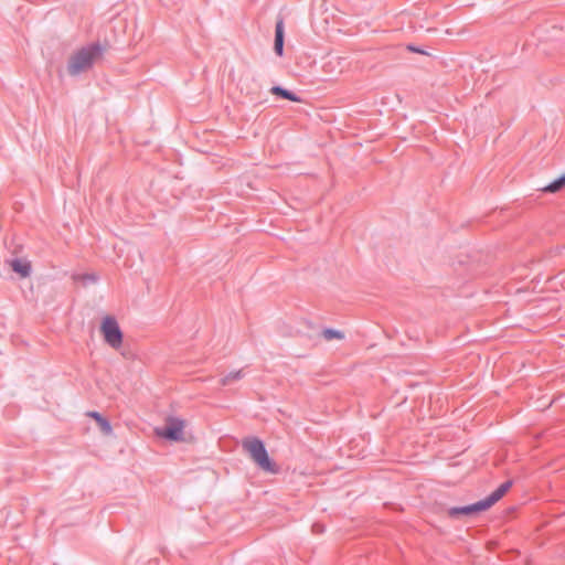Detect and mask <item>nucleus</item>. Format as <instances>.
I'll list each match as a JSON object with an SVG mask.
<instances>
[{
  "instance_id": "f257e3e1",
  "label": "nucleus",
  "mask_w": 565,
  "mask_h": 565,
  "mask_svg": "<svg viewBox=\"0 0 565 565\" xmlns=\"http://www.w3.org/2000/svg\"><path fill=\"white\" fill-rule=\"evenodd\" d=\"M186 422L182 418L170 416L166 418L162 427L154 428V434L159 438H163L174 443H188L194 438L185 431Z\"/></svg>"
},
{
  "instance_id": "f03ea898",
  "label": "nucleus",
  "mask_w": 565,
  "mask_h": 565,
  "mask_svg": "<svg viewBox=\"0 0 565 565\" xmlns=\"http://www.w3.org/2000/svg\"><path fill=\"white\" fill-rule=\"evenodd\" d=\"M243 448L248 452L254 462L263 470L276 473V465L270 460L265 445L258 438H247L242 443Z\"/></svg>"
},
{
  "instance_id": "7ed1b4c3",
  "label": "nucleus",
  "mask_w": 565,
  "mask_h": 565,
  "mask_svg": "<svg viewBox=\"0 0 565 565\" xmlns=\"http://www.w3.org/2000/svg\"><path fill=\"white\" fill-rule=\"evenodd\" d=\"M511 488V482L502 483L497 490H494L488 498L481 500L475 504L467 505L460 509H451L449 513L455 514H471L479 511H484L498 502Z\"/></svg>"
},
{
  "instance_id": "20e7f679",
  "label": "nucleus",
  "mask_w": 565,
  "mask_h": 565,
  "mask_svg": "<svg viewBox=\"0 0 565 565\" xmlns=\"http://www.w3.org/2000/svg\"><path fill=\"white\" fill-rule=\"evenodd\" d=\"M98 47L83 49L73 54L68 62V72L71 75H77L82 72L87 71L99 56Z\"/></svg>"
},
{
  "instance_id": "39448f33",
  "label": "nucleus",
  "mask_w": 565,
  "mask_h": 565,
  "mask_svg": "<svg viewBox=\"0 0 565 565\" xmlns=\"http://www.w3.org/2000/svg\"><path fill=\"white\" fill-rule=\"evenodd\" d=\"M100 333L105 342L113 349H119L122 344V332L114 317L106 316L100 323Z\"/></svg>"
},
{
  "instance_id": "423d86ee",
  "label": "nucleus",
  "mask_w": 565,
  "mask_h": 565,
  "mask_svg": "<svg viewBox=\"0 0 565 565\" xmlns=\"http://www.w3.org/2000/svg\"><path fill=\"white\" fill-rule=\"evenodd\" d=\"M10 266L21 278H26L31 274V263L25 259H13Z\"/></svg>"
},
{
  "instance_id": "0eeeda50",
  "label": "nucleus",
  "mask_w": 565,
  "mask_h": 565,
  "mask_svg": "<svg viewBox=\"0 0 565 565\" xmlns=\"http://www.w3.org/2000/svg\"><path fill=\"white\" fill-rule=\"evenodd\" d=\"M284 23L280 20L276 23L274 45V50L278 56H281L284 53Z\"/></svg>"
},
{
  "instance_id": "6e6552de",
  "label": "nucleus",
  "mask_w": 565,
  "mask_h": 565,
  "mask_svg": "<svg viewBox=\"0 0 565 565\" xmlns=\"http://www.w3.org/2000/svg\"><path fill=\"white\" fill-rule=\"evenodd\" d=\"M87 416H89L93 419H95V422L99 426L100 430L105 435H110L111 434L113 429H111L110 423L105 417H103L99 413H97V412H88Z\"/></svg>"
},
{
  "instance_id": "1a4fd4ad",
  "label": "nucleus",
  "mask_w": 565,
  "mask_h": 565,
  "mask_svg": "<svg viewBox=\"0 0 565 565\" xmlns=\"http://www.w3.org/2000/svg\"><path fill=\"white\" fill-rule=\"evenodd\" d=\"M270 93L273 95H276V96H279V97H282L285 99H288V100H291V102H295V103H300V98L295 95L294 93L280 87V86H273L270 88Z\"/></svg>"
},
{
  "instance_id": "9d476101",
  "label": "nucleus",
  "mask_w": 565,
  "mask_h": 565,
  "mask_svg": "<svg viewBox=\"0 0 565 565\" xmlns=\"http://www.w3.org/2000/svg\"><path fill=\"white\" fill-rule=\"evenodd\" d=\"M243 377V373L242 371H232L230 372L228 374L224 375L221 380H220V383L225 386V385H228V384H232L233 382L235 381H238Z\"/></svg>"
},
{
  "instance_id": "9b49d317",
  "label": "nucleus",
  "mask_w": 565,
  "mask_h": 565,
  "mask_svg": "<svg viewBox=\"0 0 565 565\" xmlns=\"http://www.w3.org/2000/svg\"><path fill=\"white\" fill-rule=\"evenodd\" d=\"M322 337L327 341L343 340L344 333L342 331L334 330V329H326L322 331Z\"/></svg>"
},
{
  "instance_id": "f8f14e48",
  "label": "nucleus",
  "mask_w": 565,
  "mask_h": 565,
  "mask_svg": "<svg viewBox=\"0 0 565 565\" xmlns=\"http://www.w3.org/2000/svg\"><path fill=\"white\" fill-rule=\"evenodd\" d=\"M563 186H565V174L558 178L557 180L553 181L548 185H546L543 191L555 193L559 191Z\"/></svg>"
},
{
  "instance_id": "ddd939ff",
  "label": "nucleus",
  "mask_w": 565,
  "mask_h": 565,
  "mask_svg": "<svg viewBox=\"0 0 565 565\" xmlns=\"http://www.w3.org/2000/svg\"><path fill=\"white\" fill-rule=\"evenodd\" d=\"M408 50L416 52V53L426 54L424 51L419 50L418 47L408 46Z\"/></svg>"
}]
</instances>
